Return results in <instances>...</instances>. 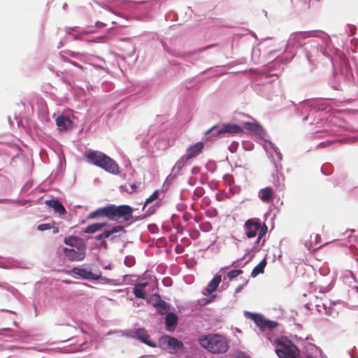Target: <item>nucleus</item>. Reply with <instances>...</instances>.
Here are the masks:
<instances>
[{
    "label": "nucleus",
    "mask_w": 358,
    "mask_h": 358,
    "mask_svg": "<svg viewBox=\"0 0 358 358\" xmlns=\"http://www.w3.org/2000/svg\"><path fill=\"white\" fill-rule=\"evenodd\" d=\"M317 30L296 31L290 34L285 51L277 55V50L269 52L268 57L275 58L265 64L262 69L265 78L279 76L284 71L285 66L296 55L303 57L308 64L314 66L319 55V46L324 43L323 39L317 38Z\"/></svg>",
    "instance_id": "nucleus-1"
},
{
    "label": "nucleus",
    "mask_w": 358,
    "mask_h": 358,
    "mask_svg": "<svg viewBox=\"0 0 358 358\" xmlns=\"http://www.w3.org/2000/svg\"><path fill=\"white\" fill-rule=\"evenodd\" d=\"M317 38L323 39L324 43L319 46V55L315 64L309 66L310 71H313L317 64L324 59H327L332 65L334 71V80L331 82V87L337 90H341V80L358 84V66L355 62H352L355 67L356 77L350 62L347 59L341 50L334 48L329 36L323 31H318Z\"/></svg>",
    "instance_id": "nucleus-2"
},
{
    "label": "nucleus",
    "mask_w": 358,
    "mask_h": 358,
    "mask_svg": "<svg viewBox=\"0 0 358 358\" xmlns=\"http://www.w3.org/2000/svg\"><path fill=\"white\" fill-rule=\"evenodd\" d=\"M332 101L333 99L327 98L304 100L296 108V113L299 116H303V121H308L310 125L320 128L327 123L325 115L327 112L330 111Z\"/></svg>",
    "instance_id": "nucleus-3"
},
{
    "label": "nucleus",
    "mask_w": 358,
    "mask_h": 358,
    "mask_svg": "<svg viewBox=\"0 0 358 358\" xmlns=\"http://www.w3.org/2000/svg\"><path fill=\"white\" fill-rule=\"evenodd\" d=\"M87 162L113 175L119 173V166L114 159L98 150H91L85 155Z\"/></svg>",
    "instance_id": "nucleus-4"
},
{
    "label": "nucleus",
    "mask_w": 358,
    "mask_h": 358,
    "mask_svg": "<svg viewBox=\"0 0 358 358\" xmlns=\"http://www.w3.org/2000/svg\"><path fill=\"white\" fill-rule=\"evenodd\" d=\"M202 348L211 353H224L228 350L226 338L220 334H209L199 340Z\"/></svg>",
    "instance_id": "nucleus-5"
},
{
    "label": "nucleus",
    "mask_w": 358,
    "mask_h": 358,
    "mask_svg": "<svg viewBox=\"0 0 358 358\" xmlns=\"http://www.w3.org/2000/svg\"><path fill=\"white\" fill-rule=\"evenodd\" d=\"M134 209L129 205L121 204L119 206L110 204V220L128 222L133 218Z\"/></svg>",
    "instance_id": "nucleus-6"
},
{
    "label": "nucleus",
    "mask_w": 358,
    "mask_h": 358,
    "mask_svg": "<svg viewBox=\"0 0 358 358\" xmlns=\"http://www.w3.org/2000/svg\"><path fill=\"white\" fill-rule=\"evenodd\" d=\"M243 314L247 318L252 320L262 332L271 331L279 326L278 322L266 318L262 313L245 310Z\"/></svg>",
    "instance_id": "nucleus-7"
},
{
    "label": "nucleus",
    "mask_w": 358,
    "mask_h": 358,
    "mask_svg": "<svg viewBox=\"0 0 358 358\" xmlns=\"http://www.w3.org/2000/svg\"><path fill=\"white\" fill-rule=\"evenodd\" d=\"M162 46L164 48V50H166L170 55H172L176 57L182 58L184 59L186 62H189L193 64L192 59L193 57L200 52H202L205 50H207L210 48L217 47L218 46V43H213L208 45H206L204 47L198 48L197 50L192 52H181L179 51H177L176 50L171 49L168 47V45L165 43H162Z\"/></svg>",
    "instance_id": "nucleus-8"
},
{
    "label": "nucleus",
    "mask_w": 358,
    "mask_h": 358,
    "mask_svg": "<svg viewBox=\"0 0 358 358\" xmlns=\"http://www.w3.org/2000/svg\"><path fill=\"white\" fill-rule=\"evenodd\" d=\"M275 343L278 347L275 349V352L279 358H287L291 352H300L298 347L289 339L277 338Z\"/></svg>",
    "instance_id": "nucleus-9"
},
{
    "label": "nucleus",
    "mask_w": 358,
    "mask_h": 358,
    "mask_svg": "<svg viewBox=\"0 0 358 358\" xmlns=\"http://www.w3.org/2000/svg\"><path fill=\"white\" fill-rule=\"evenodd\" d=\"M157 347L162 350H169V353L181 350L184 348L183 343L169 335H164L159 338Z\"/></svg>",
    "instance_id": "nucleus-10"
},
{
    "label": "nucleus",
    "mask_w": 358,
    "mask_h": 358,
    "mask_svg": "<svg viewBox=\"0 0 358 358\" xmlns=\"http://www.w3.org/2000/svg\"><path fill=\"white\" fill-rule=\"evenodd\" d=\"M63 251L68 260L79 262L85 259L86 256V244H81L77 248H64Z\"/></svg>",
    "instance_id": "nucleus-11"
},
{
    "label": "nucleus",
    "mask_w": 358,
    "mask_h": 358,
    "mask_svg": "<svg viewBox=\"0 0 358 358\" xmlns=\"http://www.w3.org/2000/svg\"><path fill=\"white\" fill-rule=\"evenodd\" d=\"M271 160L273 162L275 171V173L272 174V182L273 185L276 187V188L281 191L284 189L285 188V176L284 175L280 172V170L282 169V165L278 164L275 160L274 157L272 154H271Z\"/></svg>",
    "instance_id": "nucleus-12"
},
{
    "label": "nucleus",
    "mask_w": 358,
    "mask_h": 358,
    "mask_svg": "<svg viewBox=\"0 0 358 358\" xmlns=\"http://www.w3.org/2000/svg\"><path fill=\"white\" fill-rule=\"evenodd\" d=\"M133 338H135L143 344L147 345L151 348H157V343L151 340L150 336L148 333V331L143 328H138L133 332V335H131Z\"/></svg>",
    "instance_id": "nucleus-13"
},
{
    "label": "nucleus",
    "mask_w": 358,
    "mask_h": 358,
    "mask_svg": "<svg viewBox=\"0 0 358 358\" xmlns=\"http://www.w3.org/2000/svg\"><path fill=\"white\" fill-rule=\"evenodd\" d=\"M245 234L248 238H252L257 236L258 229L260 228L259 218H250L244 224Z\"/></svg>",
    "instance_id": "nucleus-14"
},
{
    "label": "nucleus",
    "mask_w": 358,
    "mask_h": 358,
    "mask_svg": "<svg viewBox=\"0 0 358 358\" xmlns=\"http://www.w3.org/2000/svg\"><path fill=\"white\" fill-rule=\"evenodd\" d=\"M71 272L80 276V278L89 281H96L98 280V278H99V275H96V273H94L91 270L82 266H75L72 268Z\"/></svg>",
    "instance_id": "nucleus-15"
},
{
    "label": "nucleus",
    "mask_w": 358,
    "mask_h": 358,
    "mask_svg": "<svg viewBox=\"0 0 358 358\" xmlns=\"http://www.w3.org/2000/svg\"><path fill=\"white\" fill-rule=\"evenodd\" d=\"M243 126L245 129L252 132L257 136L260 139H264L267 136L266 131L264 127L257 122H245Z\"/></svg>",
    "instance_id": "nucleus-16"
},
{
    "label": "nucleus",
    "mask_w": 358,
    "mask_h": 358,
    "mask_svg": "<svg viewBox=\"0 0 358 358\" xmlns=\"http://www.w3.org/2000/svg\"><path fill=\"white\" fill-rule=\"evenodd\" d=\"M222 282V275L216 273L213 279L208 282L206 287L202 290V294L204 296L213 295V292H215L219 287V285Z\"/></svg>",
    "instance_id": "nucleus-17"
},
{
    "label": "nucleus",
    "mask_w": 358,
    "mask_h": 358,
    "mask_svg": "<svg viewBox=\"0 0 358 358\" xmlns=\"http://www.w3.org/2000/svg\"><path fill=\"white\" fill-rule=\"evenodd\" d=\"M220 124H216L204 132L205 139L208 141H214L217 138L224 137L223 132H221Z\"/></svg>",
    "instance_id": "nucleus-18"
},
{
    "label": "nucleus",
    "mask_w": 358,
    "mask_h": 358,
    "mask_svg": "<svg viewBox=\"0 0 358 358\" xmlns=\"http://www.w3.org/2000/svg\"><path fill=\"white\" fill-rule=\"evenodd\" d=\"M224 136L226 134L234 136L243 132V128L236 123H223L220 124Z\"/></svg>",
    "instance_id": "nucleus-19"
},
{
    "label": "nucleus",
    "mask_w": 358,
    "mask_h": 358,
    "mask_svg": "<svg viewBox=\"0 0 358 358\" xmlns=\"http://www.w3.org/2000/svg\"><path fill=\"white\" fill-rule=\"evenodd\" d=\"M99 217H107L110 220V204L91 212L87 215V220H94Z\"/></svg>",
    "instance_id": "nucleus-20"
},
{
    "label": "nucleus",
    "mask_w": 358,
    "mask_h": 358,
    "mask_svg": "<svg viewBox=\"0 0 358 358\" xmlns=\"http://www.w3.org/2000/svg\"><path fill=\"white\" fill-rule=\"evenodd\" d=\"M178 322V316L174 312H171L165 315V329L169 332L176 330Z\"/></svg>",
    "instance_id": "nucleus-21"
},
{
    "label": "nucleus",
    "mask_w": 358,
    "mask_h": 358,
    "mask_svg": "<svg viewBox=\"0 0 358 358\" xmlns=\"http://www.w3.org/2000/svg\"><path fill=\"white\" fill-rule=\"evenodd\" d=\"M204 148V143L203 141H199L193 145H189L185 155L189 159H193L199 156Z\"/></svg>",
    "instance_id": "nucleus-22"
},
{
    "label": "nucleus",
    "mask_w": 358,
    "mask_h": 358,
    "mask_svg": "<svg viewBox=\"0 0 358 358\" xmlns=\"http://www.w3.org/2000/svg\"><path fill=\"white\" fill-rule=\"evenodd\" d=\"M45 204L54 210L59 215H64L66 213L64 206L57 199L52 198L45 201Z\"/></svg>",
    "instance_id": "nucleus-23"
},
{
    "label": "nucleus",
    "mask_w": 358,
    "mask_h": 358,
    "mask_svg": "<svg viewBox=\"0 0 358 358\" xmlns=\"http://www.w3.org/2000/svg\"><path fill=\"white\" fill-rule=\"evenodd\" d=\"M148 283L147 282H136L134 284L133 293L136 298L141 299H147L148 295L145 289L148 286Z\"/></svg>",
    "instance_id": "nucleus-24"
},
{
    "label": "nucleus",
    "mask_w": 358,
    "mask_h": 358,
    "mask_svg": "<svg viewBox=\"0 0 358 358\" xmlns=\"http://www.w3.org/2000/svg\"><path fill=\"white\" fill-rule=\"evenodd\" d=\"M189 160V158H187L185 154L181 156L180 159L176 162L174 167L172 169L173 176L170 175L167 179L169 177L174 178L177 175H178L180 170L187 164Z\"/></svg>",
    "instance_id": "nucleus-25"
},
{
    "label": "nucleus",
    "mask_w": 358,
    "mask_h": 358,
    "mask_svg": "<svg viewBox=\"0 0 358 358\" xmlns=\"http://www.w3.org/2000/svg\"><path fill=\"white\" fill-rule=\"evenodd\" d=\"M259 198L264 203H269L273 199V192L271 187L261 189L258 193Z\"/></svg>",
    "instance_id": "nucleus-26"
},
{
    "label": "nucleus",
    "mask_w": 358,
    "mask_h": 358,
    "mask_svg": "<svg viewBox=\"0 0 358 358\" xmlns=\"http://www.w3.org/2000/svg\"><path fill=\"white\" fill-rule=\"evenodd\" d=\"M56 124L60 129H67L72 124V121L69 116L60 115L56 118Z\"/></svg>",
    "instance_id": "nucleus-27"
},
{
    "label": "nucleus",
    "mask_w": 358,
    "mask_h": 358,
    "mask_svg": "<svg viewBox=\"0 0 358 358\" xmlns=\"http://www.w3.org/2000/svg\"><path fill=\"white\" fill-rule=\"evenodd\" d=\"M64 243L66 245L75 248H77V246L80 245L81 244H85L82 238L73 235L65 237L64 238Z\"/></svg>",
    "instance_id": "nucleus-28"
},
{
    "label": "nucleus",
    "mask_w": 358,
    "mask_h": 358,
    "mask_svg": "<svg viewBox=\"0 0 358 358\" xmlns=\"http://www.w3.org/2000/svg\"><path fill=\"white\" fill-rule=\"evenodd\" d=\"M252 87L257 94L262 96H267L266 90L269 87L268 83L266 85L264 84L263 82L259 83V80L257 79L256 81L253 82Z\"/></svg>",
    "instance_id": "nucleus-29"
},
{
    "label": "nucleus",
    "mask_w": 358,
    "mask_h": 358,
    "mask_svg": "<svg viewBox=\"0 0 358 358\" xmlns=\"http://www.w3.org/2000/svg\"><path fill=\"white\" fill-rule=\"evenodd\" d=\"M261 240H259V238H257L256 241H255L254 245L247 251V254H250V258L245 261L243 263V265L242 266H245L255 256V254L259 251L261 249V247L264 245L265 240H263L261 245H259Z\"/></svg>",
    "instance_id": "nucleus-30"
},
{
    "label": "nucleus",
    "mask_w": 358,
    "mask_h": 358,
    "mask_svg": "<svg viewBox=\"0 0 358 358\" xmlns=\"http://www.w3.org/2000/svg\"><path fill=\"white\" fill-rule=\"evenodd\" d=\"M156 306H155V308H157V313L159 315H166V314H169L171 313V305L170 303H167L166 301H164L163 299L158 303H155Z\"/></svg>",
    "instance_id": "nucleus-31"
},
{
    "label": "nucleus",
    "mask_w": 358,
    "mask_h": 358,
    "mask_svg": "<svg viewBox=\"0 0 358 358\" xmlns=\"http://www.w3.org/2000/svg\"><path fill=\"white\" fill-rule=\"evenodd\" d=\"M266 265V257H264L256 266H255L251 272L250 276L255 278L260 273H263Z\"/></svg>",
    "instance_id": "nucleus-32"
},
{
    "label": "nucleus",
    "mask_w": 358,
    "mask_h": 358,
    "mask_svg": "<svg viewBox=\"0 0 358 358\" xmlns=\"http://www.w3.org/2000/svg\"><path fill=\"white\" fill-rule=\"evenodd\" d=\"M100 227L99 222H94L83 227L81 230V233L92 234L101 231V229Z\"/></svg>",
    "instance_id": "nucleus-33"
},
{
    "label": "nucleus",
    "mask_w": 358,
    "mask_h": 358,
    "mask_svg": "<svg viewBox=\"0 0 358 358\" xmlns=\"http://www.w3.org/2000/svg\"><path fill=\"white\" fill-rule=\"evenodd\" d=\"M343 281L345 283L348 284L352 288L357 283V280L355 274L351 271L347 272L343 275Z\"/></svg>",
    "instance_id": "nucleus-34"
},
{
    "label": "nucleus",
    "mask_w": 358,
    "mask_h": 358,
    "mask_svg": "<svg viewBox=\"0 0 358 358\" xmlns=\"http://www.w3.org/2000/svg\"><path fill=\"white\" fill-rule=\"evenodd\" d=\"M110 236V235L109 234V231L108 229H106V230H104L103 232L96 235L94 237V238L96 241H100L101 245H106V241H105V239L109 238Z\"/></svg>",
    "instance_id": "nucleus-35"
},
{
    "label": "nucleus",
    "mask_w": 358,
    "mask_h": 358,
    "mask_svg": "<svg viewBox=\"0 0 358 358\" xmlns=\"http://www.w3.org/2000/svg\"><path fill=\"white\" fill-rule=\"evenodd\" d=\"M159 191L158 189L155 190L153 192V193L148 198H147L145 199L144 204H143V210H145V206H147L149 203L157 200L159 198Z\"/></svg>",
    "instance_id": "nucleus-36"
},
{
    "label": "nucleus",
    "mask_w": 358,
    "mask_h": 358,
    "mask_svg": "<svg viewBox=\"0 0 358 358\" xmlns=\"http://www.w3.org/2000/svg\"><path fill=\"white\" fill-rule=\"evenodd\" d=\"M137 275H129V274H127V275H124L122 276V285L123 284H127V285H134L136 284V282H135V280L134 278H136Z\"/></svg>",
    "instance_id": "nucleus-37"
},
{
    "label": "nucleus",
    "mask_w": 358,
    "mask_h": 358,
    "mask_svg": "<svg viewBox=\"0 0 358 358\" xmlns=\"http://www.w3.org/2000/svg\"><path fill=\"white\" fill-rule=\"evenodd\" d=\"M161 296L159 294L155 293L152 294L149 299H148L147 301L149 303H151L153 307L156 306L155 303H159L162 301Z\"/></svg>",
    "instance_id": "nucleus-38"
},
{
    "label": "nucleus",
    "mask_w": 358,
    "mask_h": 358,
    "mask_svg": "<svg viewBox=\"0 0 358 358\" xmlns=\"http://www.w3.org/2000/svg\"><path fill=\"white\" fill-rule=\"evenodd\" d=\"M247 255H250V254H247V252H246L243 257H241V258H240L238 259H236V261H234L230 266H226L224 268H222L220 269V272L222 271L224 269H227V268H230L231 266H236V267L241 266V267H243L242 266L243 265V264H241V262L245 259V257Z\"/></svg>",
    "instance_id": "nucleus-39"
},
{
    "label": "nucleus",
    "mask_w": 358,
    "mask_h": 358,
    "mask_svg": "<svg viewBox=\"0 0 358 358\" xmlns=\"http://www.w3.org/2000/svg\"><path fill=\"white\" fill-rule=\"evenodd\" d=\"M207 298L201 299L198 300V303L201 306L207 305L211 302H213L215 298L217 297V294H213L210 296H206Z\"/></svg>",
    "instance_id": "nucleus-40"
},
{
    "label": "nucleus",
    "mask_w": 358,
    "mask_h": 358,
    "mask_svg": "<svg viewBox=\"0 0 358 358\" xmlns=\"http://www.w3.org/2000/svg\"><path fill=\"white\" fill-rule=\"evenodd\" d=\"M333 172V166L330 164H325L321 167V173L324 176H329Z\"/></svg>",
    "instance_id": "nucleus-41"
},
{
    "label": "nucleus",
    "mask_w": 358,
    "mask_h": 358,
    "mask_svg": "<svg viewBox=\"0 0 358 358\" xmlns=\"http://www.w3.org/2000/svg\"><path fill=\"white\" fill-rule=\"evenodd\" d=\"M259 234L257 238L259 240H262V238L266 234L268 231V227L265 223L262 224L260 222V228L258 229Z\"/></svg>",
    "instance_id": "nucleus-42"
},
{
    "label": "nucleus",
    "mask_w": 358,
    "mask_h": 358,
    "mask_svg": "<svg viewBox=\"0 0 358 358\" xmlns=\"http://www.w3.org/2000/svg\"><path fill=\"white\" fill-rule=\"evenodd\" d=\"M268 142L270 148L271 149H273L274 150L275 153L276 154L278 160L282 161V155L280 152V149L271 141H268Z\"/></svg>",
    "instance_id": "nucleus-43"
},
{
    "label": "nucleus",
    "mask_w": 358,
    "mask_h": 358,
    "mask_svg": "<svg viewBox=\"0 0 358 358\" xmlns=\"http://www.w3.org/2000/svg\"><path fill=\"white\" fill-rule=\"evenodd\" d=\"M127 226L124 225V226H122V225H115L114 227H113L112 228L108 229L109 231V234L111 236L112 234H114L115 233H117V232H120V231H124V232L125 233L126 231L124 230V228L127 227Z\"/></svg>",
    "instance_id": "nucleus-44"
},
{
    "label": "nucleus",
    "mask_w": 358,
    "mask_h": 358,
    "mask_svg": "<svg viewBox=\"0 0 358 358\" xmlns=\"http://www.w3.org/2000/svg\"><path fill=\"white\" fill-rule=\"evenodd\" d=\"M124 263L127 266L131 267L135 264L136 259L132 255H127L124 258Z\"/></svg>",
    "instance_id": "nucleus-45"
},
{
    "label": "nucleus",
    "mask_w": 358,
    "mask_h": 358,
    "mask_svg": "<svg viewBox=\"0 0 358 358\" xmlns=\"http://www.w3.org/2000/svg\"><path fill=\"white\" fill-rule=\"evenodd\" d=\"M165 20L171 22L176 21L178 20V14L175 11L171 10L165 15Z\"/></svg>",
    "instance_id": "nucleus-46"
},
{
    "label": "nucleus",
    "mask_w": 358,
    "mask_h": 358,
    "mask_svg": "<svg viewBox=\"0 0 358 358\" xmlns=\"http://www.w3.org/2000/svg\"><path fill=\"white\" fill-rule=\"evenodd\" d=\"M206 169L210 173H214L216 171L217 166L214 161L209 160L206 164Z\"/></svg>",
    "instance_id": "nucleus-47"
},
{
    "label": "nucleus",
    "mask_w": 358,
    "mask_h": 358,
    "mask_svg": "<svg viewBox=\"0 0 358 358\" xmlns=\"http://www.w3.org/2000/svg\"><path fill=\"white\" fill-rule=\"evenodd\" d=\"M53 227V223H43L37 226V230L43 231L51 229Z\"/></svg>",
    "instance_id": "nucleus-48"
},
{
    "label": "nucleus",
    "mask_w": 358,
    "mask_h": 358,
    "mask_svg": "<svg viewBox=\"0 0 358 358\" xmlns=\"http://www.w3.org/2000/svg\"><path fill=\"white\" fill-rule=\"evenodd\" d=\"M147 217H148L146 216L145 214H143L141 215H138V216H133V218H131L129 221H128L129 222L126 224V226H129L131 224H133L137 221L143 220L144 219H146Z\"/></svg>",
    "instance_id": "nucleus-49"
},
{
    "label": "nucleus",
    "mask_w": 358,
    "mask_h": 358,
    "mask_svg": "<svg viewBox=\"0 0 358 358\" xmlns=\"http://www.w3.org/2000/svg\"><path fill=\"white\" fill-rule=\"evenodd\" d=\"M242 146L245 150L250 151L254 148V144L250 141H243Z\"/></svg>",
    "instance_id": "nucleus-50"
},
{
    "label": "nucleus",
    "mask_w": 358,
    "mask_h": 358,
    "mask_svg": "<svg viewBox=\"0 0 358 358\" xmlns=\"http://www.w3.org/2000/svg\"><path fill=\"white\" fill-rule=\"evenodd\" d=\"M96 275H99V278H98V280H100V282L101 284L110 285V282H111L110 278H108L106 277L102 276L101 272H99V273H96Z\"/></svg>",
    "instance_id": "nucleus-51"
},
{
    "label": "nucleus",
    "mask_w": 358,
    "mask_h": 358,
    "mask_svg": "<svg viewBox=\"0 0 358 358\" xmlns=\"http://www.w3.org/2000/svg\"><path fill=\"white\" fill-rule=\"evenodd\" d=\"M13 331L10 328H3L0 330V335L12 337Z\"/></svg>",
    "instance_id": "nucleus-52"
},
{
    "label": "nucleus",
    "mask_w": 358,
    "mask_h": 358,
    "mask_svg": "<svg viewBox=\"0 0 358 358\" xmlns=\"http://www.w3.org/2000/svg\"><path fill=\"white\" fill-rule=\"evenodd\" d=\"M148 229L149 231L152 234H156L159 233V228L156 224H150L148 225Z\"/></svg>",
    "instance_id": "nucleus-53"
},
{
    "label": "nucleus",
    "mask_w": 358,
    "mask_h": 358,
    "mask_svg": "<svg viewBox=\"0 0 358 358\" xmlns=\"http://www.w3.org/2000/svg\"><path fill=\"white\" fill-rule=\"evenodd\" d=\"M205 193V190L203 187H197L194 190V195L200 198Z\"/></svg>",
    "instance_id": "nucleus-54"
},
{
    "label": "nucleus",
    "mask_w": 358,
    "mask_h": 358,
    "mask_svg": "<svg viewBox=\"0 0 358 358\" xmlns=\"http://www.w3.org/2000/svg\"><path fill=\"white\" fill-rule=\"evenodd\" d=\"M239 146V143L238 142L236 141H234L231 142V143L230 144V145L229 146L228 149L229 150L234 153V152H236Z\"/></svg>",
    "instance_id": "nucleus-55"
},
{
    "label": "nucleus",
    "mask_w": 358,
    "mask_h": 358,
    "mask_svg": "<svg viewBox=\"0 0 358 358\" xmlns=\"http://www.w3.org/2000/svg\"><path fill=\"white\" fill-rule=\"evenodd\" d=\"M64 52L73 58H78L82 55L80 52L71 51L69 50H64Z\"/></svg>",
    "instance_id": "nucleus-56"
},
{
    "label": "nucleus",
    "mask_w": 358,
    "mask_h": 358,
    "mask_svg": "<svg viewBox=\"0 0 358 358\" xmlns=\"http://www.w3.org/2000/svg\"><path fill=\"white\" fill-rule=\"evenodd\" d=\"M0 287L6 289L7 291L10 292H13V291H16L15 288L6 282H0Z\"/></svg>",
    "instance_id": "nucleus-57"
},
{
    "label": "nucleus",
    "mask_w": 358,
    "mask_h": 358,
    "mask_svg": "<svg viewBox=\"0 0 358 358\" xmlns=\"http://www.w3.org/2000/svg\"><path fill=\"white\" fill-rule=\"evenodd\" d=\"M156 208H157V206L155 204H154L148 208V209L146 210L145 214L148 217L155 213Z\"/></svg>",
    "instance_id": "nucleus-58"
},
{
    "label": "nucleus",
    "mask_w": 358,
    "mask_h": 358,
    "mask_svg": "<svg viewBox=\"0 0 358 358\" xmlns=\"http://www.w3.org/2000/svg\"><path fill=\"white\" fill-rule=\"evenodd\" d=\"M327 133V129H321V130H316L313 131V134L315 136L316 138H321L324 136V135Z\"/></svg>",
    "instance_id": "nucleus-59"
},
{
    "label": "nucleus",
    "mask_w": 358,
    "mask_h": 358,
    "mask_svg": "<svg viewBox=\"0 0 358 358\" xmlns=\"http://www.w3.org/2000/svg\"><path fill=\"white\" fill-rule=\"evenodd\" d=\"M334 142V141L332 140H327L325 141H322L317 145V148H325V147H327V146L331 145Z\"/></svg>",
    "instance_id": "nucleus-60"
},
{
    "label": "nucleus",
    "mask_w": 358,
    "mask_h": 358,
    "mask_svg": "<svg viewBox=\"0 0 358 358\" xmlns=\"http://www.w3.org/2000/svg\"><path fill=\"white\" fill-rule=\"evenodd\" d=\"M98 5L104 8L105 10H107L113 13H115V11L105 2H101V3H97Z\"/></svg>",
    "instance_id": "nucleus-61"
},
{
    "label": "nucleus",
    "mask_w": 358,
    "mask_h": 358,
    "mask_svg": "<svg viewBox=\"0 0 358 358\" xmlns=\"http://www.w3.org/2000/svg\"><path fill=\"white\" fill-rule=\"evenodd\" d=\"M215 197L217 201H222L227 198V195L224 192H218L216 194Z\"/></svg>",
    "instance_id": "nucleus-62"
},
{
    "label": "nucleus",
    "mask_w": 358,
    "mask_h": 358,
    "mask_svg": "<svg viewBox=\"0 0 358 358\" xmlns=\"http://www.w3.org/2000/svg\"><path fill=\"white\" fill-rule=\"evenodd\" d=\"M248 280H245L243 284L239 285L235 289L234 295L238 294L241 292V290L243 289V287L248 284Z\"/></svg>",
    "instance_id": "nucleus-63"
},
{
    "label": "nucleus",
    "mask_w": 358,
    "mask_h": 358,
    "mask_svg": "<svg viewBox=\"0 0 358 358\" xmlns=\"http://www.w3.org/2000/svg\"><path fill=\"white\" fill-rule=\"evenodd\" d=\"M166 244V238L164 237L159 238L156 241V247H159L161 245H165Z\"/></svg>",
    "instance_id": "nucleus-64"
}]
</instances>
